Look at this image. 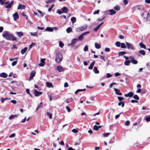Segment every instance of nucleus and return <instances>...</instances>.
<instances>
[{
	"label": "nucleus",
	"instance_id": "obj_27",
	"mask_svg": "<svg viewBox=\"0 0 150 150\" xmlns=\"http://www.w3.org/2000/svg\"><path fill=\"white\" fill-rule=\"evenodd\" d=\"M93 71L95 73L97 74L99 73V71L98 70L97 67H95L93 69Z\"/></svg>",
	"mask_w": 150,
	"mask_h": 150
},
{
	"label": "nucleus",
	"instance_id": "obj_64",
	"mask_svg": "<svg viewBox=\"0 0 150 150\" xmlns=\"http://www.w3.org/2000/svg\"><path fill=\"white\" fill-rule=\"evenodd\" d=\"M146 120L147 122H148L150 121V117H147L146 118Z\"/></svg>",
	"mask_w": 150,
	"mask_h": 150
},
{
	"label": "nucleus",
	"instance_id": "obj_55",
	"mask_svg": "<svg viewBox=\"0 0 150 150\" xmlns=\"http://www.w3.org/2000/svg\"><path fill=\"white\" fill-rule=\"evenodd\" d=\"M54 4H53L51 7H50L49 8H48V11H51L52 9V8H53L54 7Z\"/></svg>",
	"mask_w": 150,
	"mask_h": 150
},
{
	"label": "nucleus",
	"instance_id": "obj_18",
	"mask_svg": "<svg viewBox=\"0 0 150 150\" xmlns=\"http://www.w3.org/2000/svg\"><path fill=\"white\" fill-rule=\"evenodd\" d=\"M7 76V74L5 73H2L0 74V77L6 78Z\"/></svg>",
	"mask_w": 150,
	"mask_h": 150
},
{
	"label": "nucleus",
	"instance_id": "obj_3",
	"mask_svg": "<svg viewBox=\"0 0 150 150\" xmlns=\"http://www.w3.org/2000/svg\"><path fill=\"white\" fill-rule=\"evenodd\" d=\"M126 44L128 49L132 50H134V47L133 45L132 44L126 42Z\"/></svg>",
	"mask_w": 150,
	"mask_h": 150
},
{
	"label": "nucleus",
	"instance_id": "obj_8",
	"mask_svg": "<svg viewBox=\"0 0 150 150\" xmlns=\"http://www.w3.org/2000/svg\"><path fill=\"white\" fill-rule=\"evenodd\" d=\"M13 16L14 21L17 20L19 18V16L17 12L15 13L13 15Z\"/></svg>",
	"mask_w": 150,
	"mask_h": 150
},
{
	"label": "nucleus",
	"instance_id": "obj_24",
	"mask_svg": "<svg viewBox=\"0 0 150 150\" xmlns=\"http://www.w3.org/2000/svg\"><path fill=\"white\" fill-rule=\"evenodd\" d=\"M43 107V105L42 103H40L36 109V110L38 111V109L40 108H42Z\"/></svg>",
	"mask_w": 150,
	"mask_h": 150
},
{
	"label": "nucleus",
	"instance_id": "obj_26",
	"mask_svg": "<svg viewBox=\"0 0 150 150\" xmlns=\"http://www.w3.org/2000/svg\"><path fill=\"white\" fill-rule=\"evenodd\" d=\"M72 29L71 27H69L66 29V31L68 33H70L72 31Z\"/></svg>",
	"mask_w": 150,
	"mask_h": 150
},
{
	"label": "nucleus",
	"instance_id": "obj_44",
	"mask_svg": "<svg viewBox=\"0 0 150 150\" xmlns=\"http://www.w3.org/2000/svg\"><path fill=\"white\" fill-rule=\"evenodd\" d=\"M133 98L137 100H139V98L137 95H134L133 96Z\"/></svg>",
	"mask_w": 150,
	"mask_h": 150
},
{
	"label": "nucleus",
	"instance_id": "obj_21",
	"mask_svg": "<svg viewBox=\"0 0 150 150\" xmlns=\"http://www.w3.org/2000/svg\"><path fill=\"white\" fill-rule=\"evenodd\" d=\"M95 64V62L94 61L88 67V68L89 69H92L93 67Z\"/></svg>",
	"mask_w": 150,
	"mask_h": 150
},
{
	"label": "nucleus",
	"instance_id": "obj_45",
	"mask_svg": "<svg viewBox=\"0 0 150 150\" xmlns=\"http://www.w3.org/2000/svg\"><path fill=\"white\" fill-rule=\"evenodd\" d=\"M59 46L61 47H63L64 46V44L61 41H60L59 42Z\"/></svg>",
	"mask_w": 150,
	"mask_h": 150
},
{
	"label": "nucleus",
	"instance_id": "obj_59",
	"mask_svg": "<svg viewBox=\"0 0 150 150\" xmlns=\"http://www.w3.org/2000/svg\"><path fill=\"white\" fill-rule=\"evenodd\" d=\"M66 109L67 110L68 112H70V111H71L69 107L68 106H66Z\"/></svg>",
	"mask_w": 150,
	"mask_h": 150
},
{
	"label": "nucleus",
	"instance_id": "obj_28",
	"mask_svg": "<svg viewBox=\"0 0 150 150\" xmlns=\"http://www.w3.org/2000/svg\"><path fill=\"white\" fill-rule=\"evenodd\" d=\"M95 46L96 49H99L101 47V45L97 42L95 43Z\"/></svg>",
	"mask_w": 150,
	"mask_h": 150
},
{
	"label": "nucleus",
	"instance_id": "obj_10",
	"mask_svg": "<svg viewBox=\"0 0 150 150\" xmlns=\"http://www.w3.org/2000/svg\"><path fill=\"white\" fill-rule=\"evenodd\" d=\"M15 33L17 35L18 37L19 38H21L24 35L23 33L21 31L20 32H16Z\"/></svg>",
	"mask_w": 150,
	"mask_h": 150
},
{
	"label": "nucleus",
	"instance_id": "obj_43",
	"mask_svg": "<svg viewBox=\"0 0 150 150\" xmlns=\"http://www.w3.org/2000/svg\"><path fill=\"white\" fill-rule=\"evenodd\" d=\"M121 43L119 41H117L115 43V45L117 47H119L121 45Z\"/></svg>",
	"mask_w": 150,
	"mask_h": 150
},
{
	"label": "nucleus",
	"instance_id": "obj_2",
	"mask_svg": "<svg viewBox=\"0 0 150 150\" xmlns=\"http://www.w3.org/2000/svg\"><path fill=\"white\" fill-rule=\"evenodd\" d=\"M62 59V54L59 52H58L56 53L55 61L58 63L61 62Z\"/></svg>",
	"mask_w": 150,
	"mask_h": 150
},
{
	"label": "nucleus",
	"instance_id": "obj_29",
	"mask_svg": "<svg viewBox=\"0 0 150 150\" xmlns=\"http://www.w3.org/2000/svg\"><path fill=\"white\" fill-rule=\"evenodd\" d=\"M126 52L125 51L120 52L118 53L119 56H123L126 54Z\"/></svg>",
	"mask_w": 150,
	"mask_h": 150
},
{
	"label": "nucleus",
	"instance_id": "obj_9",
	"mask_svg": "<svg viewBox=\"0 0 150 150\" xmlns=\"http://www.w3.org/2000/svg\"><path fill=\"white\" fill-rule=\"evenodd\" d=\"M134 93L132 92H130L127 94H125V96L126 97H132L134 95Z\"/></svg>",
	"mask_w": 150,
	"mask_h": 150
},
{
	"label": "nucleus",
	"instance_id": "obj_22",
	"mask_svg": "<svg viewBox=\"0 0 150 150\" xmlns=\"http://www.w3.org/2000/svg\"><path fill=\"white\" fill-rule=\"evenodd\" d=\"M28 48L27 47H25L23 49H22L21 51V53L22 54H24L27 51Z\"/></svg>",
	"mask_w": 150,
	"mask_h": 150
},
{
	"label": "nucleus",
	"instance_id": "obj_30",
	"mask_svg": "<svg viewBox=\"0 0 150 150\" xmlns=\"http://www.w3.org/2000/svg\"><path fill=\"white\" fill-rule=\"evenodd\" d=\"M46 84L47 86L49 88H51L53 86L52 84L51 83L49 82H47Z\"/></svg>",
	"mask_w": 150,
	"mask_h": 150
},
{
	"label": "nucleus",
	"instance_id": "obj_34",
	"mask_svg": "<svg viewBox=\"0 0 150 150\" xmlns=\"http://www.w3.org/2000/svg\"><path fill=\"white\" fill-rule=\"evenodd\" d=\"M121 47L122 48L125 49L126 48V46L125 44L124 43H121Z\"/></svg>",
	"mask_w": 150,
	"mask_h": 150
},
{
	"label": "nucleus",
	"instance_id": "obj_58",
	"mask_svg": "<svg viewBox=\"0 0 150 150\" xmlns=\"http://www.w3.org/2000/svg\"><path fill=\"white\" fill-rule=\"evenodd\" d=\"M88 50V47L87 46H86L83 48V50L84 51H86Z\"/></svg>",
	"mask_w": 150,
	"mask_h": 150
},
{
	"label": "nucleus",
	"instance_id": "obj_48",
	"mask_svg": "<svg viewBox=\"0 0 150 150\" xmlns=\"http://www.w3.org/2000/svg\"><path fill=\"white\" fill-rule=\"evenodd\" d=\"M18 62V61H13L12 63V64H11V65H12V66H14L15 65H16L17 64Z\"/></svg>",
	"mask_w": 150,
	"mask_h": 150
},
{
	"label": "nucleus",
	"instance_id": "obj_12",
	"mask_svg": "<svg viewBox=\"0 0 150 150\" xmlns=\"http://www.w3.org/2000/svg\"><path fill=\"white\" fill-rule=\"evenodd\" d=\"M62 11L63 13H67L69 11L68 9L66 7H64L62 8Z\"/></svg>",
	"mask_w": 150,
	"mask_h": 150
},
{
	"label": "nucleus",
	"instance_id": "obj_33",
	"mask_svg": "<svg viewBox=\"0 0 150 150\" xmlns=\"http://www.w3.org/2000/svg\"><path fill=\"white\" fill-rule=\"evenodd\" d=\"M139 54H141L143 55H144L145 54V52L144 50H141L139 51Z\"/></svg>",
	"mask_w": 150,
	"mask_h": 150
},
{
	"label": "nucleus",
	"instance_id": "obj_19",
	"mask_svg": "<svg viewBox=\"0 0 150 150\" xmlns=\"http://www.w3.org/2000/svg\"><path fill=\"white\" fill-rule=\"evenodd\" d=\"M57 69L59 72H62L64 71L63 68L61 66L57 67Z\"/></svg>",
	"mask_w": 150,
	"mask_h": 150
},
{
	"label": "nucleus",
	"instance_id": "obj_16",
	"mask_svg": "<svg viewBox=\"0 0 150 150\" xmlns=\"http://www.w3.org/2000/svg\"><path fill=\"white\" fill-rule=\"evenodd\" d=\"M109 11L110 13V15H113L116 13V11L113 9H110Z\"/></svg>",
	"mask_w": 150,
	"mask_h": 150
},
{
	"label": "nucleus",
	"instance_id": "obj_13",
	"mask_svg": "<svg viewBox=\"0 0 150 150\" xmlns=\"http://www.w3.org/2000/svg\"><path fill=\"white\" fill-rule=\"evenodd\" d=\"M77 40L78 39L76 38L73 39L72 40L70 45L72 46H74L77 42Z\"/></svg>",
	"mask_w": 150,
	"mask_h": 150
},
{
	"label": "nucleus",
	"instance_id": "obj_52",
	"mask_svg": "<svg viewBox=\"0 0 150 150\" xmlns=\"http://www.w3.org/2000/svg\"><path fill=\"white\" fill-rule=\"evenodd\" d=\"M130 121L129 120H127L125 123V124L126 126H128L130 124Z\"/></svg>",
	"mask_w": 150,
	"mask_h": 150
},
{
	"label": "nucleus",
	"instance_id": "obj_15",
	"mask_svg": "<svg viewBox=\"0 0 150 150\" xmlns=\"http://www.w3.org/2000/svg\"><path fill=\"white\" fill-rule=\"evenodd\" d=\"M54 30L53 28H50V27H47L45 29L46 31L52 32Z\"/></svg>",
	"mask_w": 150,
	"mask_h": 150
},
{
	"label": "nucleus",
	"instance_id": "obj_60",
	"mask_svg": "<svg viewBox=\"0 0 150 150\" xmlns=\"http://www.w3.org/2000/svg\"><path fill=\"white\" fill-rule=\"evenodd\" d=\"M15 136V133L11 134L9 136V138H12L14 137Z\"/></svg>",
	"mask_w": 150,
	"mask_h": 150
},
{
	"label": "nucleus",
	"instance_id": "obj_11",
	"mask_svg": "<svg viewBox=\"0 0 150 150\" xmlns=\"http://www.w3.org/2000/svg\"><path fill=\"white\" fill-rule=\"evenodd\" d=\"M26 8V6L24 5L19 4L18 6V9H25Z\"/></svg>",
	"mask_w": 150,
	"mask_h": 150
},
{
	"label": "nucleus",
	"instance_id": "obj_32",
	"mask_svg": "<svg viewBox=\"0 0 150 150\" xmlns=\"http://www.w3.org/2000/svg\"><path fill=\"white\" fill-rule=\"evenodd\" d=\"M130 62L131 61L130 60H126L124 63V64L125 65L129 66V65Z\"/></svg>",
	"mask_w": 150,
	"mask_h": 150
},
{
	"label": "nucleus",
	"instance_id": "obj_4",
	"mask_svg": "<svg viewBox=\"0 0 150 150\" xmlns=\"http://www.w3.org/2000/svg\"><path fill=\"white\" fill-rule=\"evenodd\" d=\"M36 74V71H33L30 74V77L29 79V81H31L35 76Z\"/></svg>",
	"mask_w": 150,
	"mask_h": 150
},
{
	"label": "nucleus",
	"instance_id": "obj_56",
	"mask_svg": "<svg viewBox=\"0 0 150 150\" xmlns=\"http://www.w3.org/2000/svg\"><path fill=\"white\" fill-rule=\"evenodd\" d=\"M72 132L74 133H76L78 132V130L76 129H73L72 130Z\"/></svg>",
	"mask_w": 150,
	"mask_h": 150
},
{
	"label": "nucleus",
	"instance_id": "obj_35",
	"mask_svg": "<svg viewBox=\"0 0 150 150\" xmlns=\"http://www.w3.org/2000/svg\"><path fill=\"white\" fill-rule=\"evenodd\" d=\"M18 115H11L9 117L10 119H11L17 117L18 116Z\"/></svg>",
	"mask_w": 150,
	"mask_h": 150
},
{
	"label": "nucleus",
	"instance_id": "obj_14",
	"mask_svg": "<svg viewBox=\"0 0 150 150\" xmlns=\"http://www.w3.org/2000/svg\"><path fill=\"white\" fill-rule=\"evenodd\" d=\"M114 90L115 91V93L117 95H122V93L120 92L119 90L116 88H114Z\"/></svg>",
	"mask_w": 150,
	"mask_h": 150
},
{
	"label": "nucleus",
	"instance_id": "obj_6",
	"mask_svg": "<svg viewBox=\"0 0 150 150\" xmlns=\"http://www.w3.org/2000/svg\"><path fill=\"white\" fill-rule=\"evenodd\" d=\"M89 33V31H87L82 34L78 37V39L79 40H82L83 39V36L84 35H86Z\"/></svg>",
	"mask_w": 150,
	"mask_h": 150
},
{
	"label": "nucleus",
	"instance_id": "obj_62",
	"mask_svg": "<svg viewBox=\"0 0 150 150\" xmlns=\"http://www.w3.org/2000/svg\"><path fill=\"white\" fill-rule=\"evenodd\" d=\"M10 102H11L14 104H15L16 103L17 101L16 100H11L10 101Z\"/></svg>",
	"mask_w": 150,
	"mask_h": 150
},
{
	"label": "nucleus",
	"instance_id": "obj_61",
	"mask_svg": "<svg viewBox=\"0 0 150 150\" xmlns=\"http://www.w3.org/2000/svg\"><path fill=\"white\" fill-rule=\"evenodd\" d=\"M35 44L34 42H33L29 46V48H31L33 46H35Z\"/></svg>",
	"mask_w": 150,
	"mask_h": 150
},
{
	"label": "nucleus",
	"instance_id": "obj_37",
	"mask_svg": "<svg viewBox=\"0 0 150 150\" xmlns=\"http://www.w3.org/2000/svg\"><path fill=\"white\" fill-rule=\"evenodd\" d=\"M130 61L131 63L134 64H136L138 62L137 60L134 59H132Z\"/></svg>",
	"mask_w": 150,
	"mask_h": 150
},
{
	"label": "nucleus",
	"instance_id": "obj_7",
	"mask_svg": "<svg viewBox=\"0 0 150 150\" xmlns=\"http://www.w3.org/2000/svg\"><path fill=\"white\" fill-rule=\"evenodd\" d=\"M34 95L36 97L38 96L42 93V92H39L36 89L34 90Z\"/></svg>",
	"mask_w": 150,
	"mask_h": 150
},
{
	"label": "nucleus",
	"instance_id": "obj_23",
	"mask_svg": "<svg viewBox=\"0 0 150 150\" xmlns=\"http://www.w3.org/2000/svg\"><path fill=\"white\" fill-rule=\"evenodd\" d=\"M103 23L102 22L99 24V25H97L94 29V31H97L99 28L100 26L103 24Z\"/></svg>",
	"mask_w": 150,
	"mask_h": 150
},
{
	"label": "nucleus",
	"instance_id": "obj_42",
	"mask_svg": "<svg viewBox=\"0 0 150 150\" xmlns=\"http://www.w3.org/2000/svg\"><path fill=\"white\" fill-rule=\"evenodd\" d=\"M22 16L25 17L26 20H27L28 19V17L25 14L24 12L22 13Z\"/></svg>",
	"mask_w": 150,
	"mask_h": 150
},
{
	"label": "nucleus",
	"instance_id": "obj_38",
	"mask_svg": "<svg viewBox=\"0 0 150 150\" xmlns=\"http://www.w3.org/2000/svg\"><path fill=\"white\" fill-rule=\"evenodd\" d=\"M47 115L49 117L50 119H52V114L49 112H47Z\"/></svg>",
	"mask_w": 150,
	"mask_h": 150
},
{
	"label": "nucleus",
	"instance_id": "obj_17",
	"mask_svg": "<svg viewBox=\"0 0 150 150\" xmlns=\"http://www.w3.org/2000/svg\"><path fill=\"white\" fill-rule=\"evenodd\" d=\"M73 100V98H68L65 100V101L67 103L72 102Z\"/></svg>",
	"mask_w": 150,
	"mask_h": 150
},
{
	"label": "nucleus",
	"instance_id": "obj_39",
	"mask_svg": "<svg viewBox=\"0 0 150 150\" xmlns=\"http://www.w3.org/2000/svg\"><path fill=\"white\" fill-rule=\"evenodd\" d=\"M120 7L119 6H116L114 7V9L117 11H119L120 9Z\"/></svg>",
	"mask_w": 150,
	"mask_h": 150
},
{
	"label": "nucleus",
	"instance_id": "obj_1",
	"mask_svg": "<svg viewBox=\"0 0 150 150\" xmlns=\"http://www.w3.org/2000/svg\"><path fill=\"white\" fill-rule=\"evenodd\" d=\"M2 36L4 38L7 40H17L16 37L11 34L9 31H6L4 32L2 34Z\"/></svg>",
	"mask_w": 150,
	"mask_h": 150
},
{
	"label": "nucleus",
	"instance_id": "obj_57",
	"mask_svg": "<svg viewBox=\"0 0 150 150\" xmlns=\"http://www.w3.org/2000/svg\"><path fill=\"white\" fill-rule=\"evenodd\" d=\"M6 0H0V4L3 5L4 4V2Z\"/></svg>",
	"mask_w": 150,
	"mask_h": 150
},
{
	"label": "nucleus",
	"instance_id": "obj_54",
	"mask_svg": "<svg viewBox=\"0 0 150 150\" xmlns=\"http://www.w3.org/2000/svg\"><path fill=\"white\" fill-rule=\"evenodd\" d=\"M110 134L109 133H106L103 134V135L104 137H107Z\"/></svg>",
	"mask_w": 150,
	"mask_h": 150
},
{
	"label": "nucleus",
	"instance_id": "obj_47",
	"mask_svg": "<svg viewBox=\"0 0 150 150\" xmlns=\"http://www.w3.org/2000/svg\"><path fill=\"white\" fill-rule=\"evenodd\" d=\"M57 13H58L60 15L63 13L62 11L60 10L59 9H58L57 11Z\"/></svg>",
	"mask_w": 150,
	"mask_h": 150
},
{
	"label": "nucleus",
	"instance_id": "obj_20",
	"mask_svg": "<svg viewBox=\"0 0 150 150\" xmlns=\"http://www.w3.org/2000/svg\"><path fill=\"white\" fill-rule=\"evenodd\" d=\"M144 18L145 19L146 21H148V20H150V13L149 12H148L147 14L146 17V18L144 17Z\"/></svg>",
	"mask_w": 150,
	"mask_h": 150
},
{
	"label": "nucleus",
	"instance_id": "obj_53",
	"mask_svg": "<svg viewBox=\"0 0 150 150\" xmlns=\"http://www.w3.org/2000/svg\"><path fill=\"white\" fill-rule=\"evenodd\" d=\"M117 98H118V100L120 101H121L122 100H123L124 99L123 98V97H122L118 96L117 97Z\"/></svg>",
	"mask_w": 150,
	"mask_h": 150
},
{
	"label": "nucleus",
	"instance_id": "obj_50",
	"mask_svg": "<svg viewBox=\"0 0 150 150\" xmlns=\"http://www.w3.org/2000/svg\"><path fill=\"white\" fill-rule=\"evenodd\" d=\"M38 11L40 13L41 17H42L44 16V14L40 10H39Z\"/></svg>",
	"mask_w": 150,
	"mask_h": 150
},
{
	"label": "nucleus",
	"instance_id": "obj_51",
	"mask_svg": "<svg viewBox=\"0 0 150 150\" xmlns=\"http://www.w3.org/2000/svg\"><path fill=\"white\" fill-rule=\"evenodd\" d=\"M5 6L6 8H11V6L9 4L8 5H5Z\"/></svg>",
	"mask_w": 150,
	"mask_h": 150
},
{
	"label": "nucleus",
	"instance_id": "obj_41",
	"mask_svg": "<svg viewBox=\"0 0 150 150\" xmlns=\"http://www.w3.org/2000/svg\"><path fill=\"white\" fill-rule=\"evenodd\" d=\"M55 2V0H47L46 1L47 3H50L51 2L54 3Z\"/></svg>",
	"mask_w": 150,
	"mask_h": 150
},
{
	"label": "nucleus",
	"instance_id": "obj_31",
	"mask_svg": "<svg viewBox=\"0 0 150 150\" xmlns=\"http://www.w3.org/2000/svg\"><path fill=\"white\" fill-rule=\"evenodd\" d=\"M118 105L119 106L121 105L122 107H123L125 105V103L123 101H121L118 103Z\"/></svg>",
	"mask_w": 150,
	"mask_h": 150
},
{
	"label": "nucleus",
	"instance_id": "obj_40",
	"mask_svg": "<svg viewBox=\"0 0 150 150\" xmlns=\"http://www.w3.org/2000/svg\"><path fill=\"white\" fill-rule=\"evenodd\" d=\"M7 99H10V98H1V101L2 103H4V100H6Z\"/></svg>",
	"mask_w": 150,
	"mask_h": 150
},
{
	"label": "nucleus",
	"instance_id": "obj_46",
	"mask_svg": "<svg viewBox=\"0 0 150 150\" xmlns=\"http://www.w3.org/2000/svg\"><path fill=\"white\" fill-rule=\"evenodd\" d=\"M93 129L96 131L98 130V126L96 125H94L93 127Z\"/></svg>",
	"mask_w": 150,
	"mask_h": 150
},
{
	"label": "nucleus",
	"instance_id": "obj_25",
	"mask_svg": "<svg viewBox=\"0 0 150 150\" xmlns=\"http://www.w3.org/2000/svg\"><path fill=\"white\" fill-rule=\"evenodd\" d=\"M139 45L141 48L146 49V46L142 42H141L139 43Z\"/></svg>",
	"mask_w": 150,
	"mask_h": 150
},
{
	"label": "nucleus",
	"instance_id": "obj_63",
	"mask_svg": "<svg viewBox=\"0 0 150 150\" xmlns=\"http://www.w3.org/2000/svg\"><path fill=\"white\" fill-rule=\"evenodd\" d=\"M99 12V10H97L95 11L93 13L94 14H98Z\"/></svg>",
	"mask_w": 150,
	"mask_h": 150
},
{
	"label": "nucleus",
	"instance_id": "obj_36",
	"mask_svg": "<svg viewBox=\"0 0 150 150\" xmlns=\"http://www.w3.org/2000/svg\"><path fill=\"white\" fill-rule=\"evenodd\" d=\"M71 21L72 23H74L76 21V19L75 17H72L71 18Z\"/></svg>",
	"mask_w": 150,
	"mask_h": 150
},
{
	"label": "nucleus",
	"instance_id": "obj_49",
	"mask_svg": "<svg viewBox=\"0 0 150 150\" xmlns=\"http://www.w3.org/2000/svg\"><path fill=\"white\" fill-rule=\"evenodd\" d=\"M30 34L32 35H33V36H37V37L38 36V34H37V33H36V32H35V33H33L31 32V33H30Z\"/></svg>",
	"mask_w": 150,
	"mask_h": 150
},
{
	"label": "nucleus",
	"instance_id": "obj_5",
	"mask_svg": "<svg viewBox=\"0 0 150 150\" xmlns=\"http://www.w3.org/2000/svg\"><path fill=\"white\" fill-rule=\"evenodd\" d=\"M87 27L86 26L84 25L79 28H78L76 29V31L78 32L83 31L86 29Z\"/></svg>",
	"mask_w": 150,
	"mask_h": 150
}]
</instances>
